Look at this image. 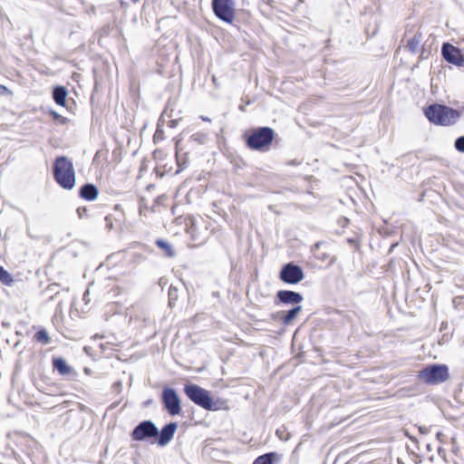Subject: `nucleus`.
<instances>
[{
	"instance_id": "nucleus-7",
	"label": "nucleus",
	"mask_w": 464,
	"mask_h": 464,
	"mask_svg": "<svg viewBox=\"0 0 464 464\" xmlns=\"http://www.w3.org/2000/svg\"><path fill=\"white\" fill-rule=\"evenodd\" d=\"M211 6L215 15L221 21L228 24H231L234 21V0H212Z\"/></svg>"
},
{
	"instance_id": "nucleus-6",
	"label": "nucleus",
	"mask_w": 464,
	"mask_h": 464,
	"mask_svg": "<svg viewBox=\"0 0 464 464\" xmlns=\"http://www.w3.org/2000/svg\"><path fill=\"white\" fill-rule=\"evenodd\" d=\"M160 399L163 408L170 416L180 414L182 411L181 401L174 388L164 386L161 391Z\"/></svg>"
},
{
	"instance_id": "nucleus-18",
	"label": "nucleus",
	"mask_w": 464,
	"mask_h": 464,
	"mask_svg": "<svg viewBox=\"0 0 464 464\" xmlns=\"http://www.w3.org/2000/svg\"><path fill=\"white\" fill-rule=\"evenodd\" d=\"M67 94V89L64 86L58 85L53 90V99L60 106L65 105Z\"/></svg>"
},
{
	"instance_id": "nucleus-32",
	"label": "nucleus",
	"mask_w": 464,
	"mask_h": 464,
	"mask_svg": "<svg viewBox=\"0 0 464 464\" xmlns=\"http://www.w3.org/2000/svg\"><path fill=\"white\" fill-rule=\"evenodd\" d=\"M76 212L80 218H83L84 217L87 216L88 208L86 207H79Z\"/></svg>"
},
{
	"instance_id": "nucleus-36",
	"label": "nucleus",
	"mask_w": 464,
	"mask_h": 464,
	"mask_svg": "<svg viewBox=\"0 0 464 464\" xmlns=\"http://www.w3.org/2000/svg\"><path fill=\"white\" fill-rule=\"evenodd\" d=\"M112 388L118 392L120 393L121 392V389H122V383L121 381H117L113 383L112 385Z\"/></svg>"
},
{
	"instance_id": "nucleus-21",
	"label": "nucleus",
	"mask_w": 464,
	"mask_h": 464,
	"mask_svg": "<svg viewBox=\"0 0 464 464\" xmlns=\"http://www.w3.org/2000/svg\"><path fill=\"white\" fill-rule=\"evenodd\" d=\"M422 33L417 31L413 37L407 43V48L411 53H416L419 51L420 44L422 41Z\"/></svg>"
},
{
	"instance_id": "nucleus-46",
	"label": "nucleus",
	"mask_w": 464,
	"mask_h": 464,
	"mask_svg": "<svg viewBox=\"0 0 464 464\" xmlns=\"http://www.w3.org/2000/svg\"><path fill=\"white\" fill-rule=\"evenodd\" d=\"M169 123H170V127L176 126V121H170Z\"/></svg>"
},
{
	"instance_id": "nucleus-43",
	"label": "nucleus",
	"mask_w": 464,
	"mask_h": 464,
	"mask_svg": "<svg viewBox=\"0 0 464 464\" xmlns=\"http://www.w3.org/2000/svg\"><path fill=\"white\" fill-rule=\"evenodd\" d=\"M159 200H160V197H158V198L155 199V203H154V204L158 203V202H159ZM154 208H155V205H153V206L151 207V211H155Z\"/></svg>"
},
{
	"instance_id": "nucleus-44",
	"label": "nucleus",
	"mask_w": 464,
	"mask_h": 464,
	"mask_svg": "<svg viewBox=\"0 0 464 464\" xmlns=\"http://www.w3.org/2000/svg\"><path fill=\"white\" fill-rule=\"evenodd\" d=\"M201 119L204 121H210V119L208 117L201 116Z\"/></svg>"
},
{
	"instance_id": "nucleus-5",
	"label": "nucleus",
	"mask_w": 464,
	"mask_h": 464,
	"mask_svg": "<svg viewBox=\"0 0 464 464\" xmlns=\"http://www.w3.org/2000/svg\"><path fill=\"white\" fill-rule=\"evenodd\" d=\"M158 433V427L151 420L140 421L130 431V437L132 441H150L153 444V439Z\"/></svg>"
},
{
	"instance_id": "nucleus-13",
	"label": "nucleus",
	"mask_w": 464,
	"mask_h": 464,
	"mask_svg": "<svg viewBox=\"0 0 464 464\" xmlns=\"http://www.w3.org/2000/svg\"><path fill=\"white\" fill-rule=\"evenodd\" d=\"M53 371H56L62 376L76 375L75 371L70 366L63 357H55L52 359Z\"/></svg>"
},
{
	"instance_id": "nucleus-30",
	"label": "nucleus",
	"mask_w": 464,
	"mask_h": 464,
	"mask_svg": "<svg viewBox=\"0 0 464 464\" xmlns=\"http://www.w3.org/2000/svg\"><path fill=\"white\" fill-rule=\"evenodd\" d=\"M148 209H149V207H148V205L146 203L145 198L143 197H140V205H139V212H140V214L142 215L143 212L145 210L147 211Z\"/></svg>"
},
{
	"instance_id": "nucleus-3",
	"label": "nucleus",
	"mask_w": 464,
	"mask_h": 464,
	"mask_svg": "<svg viewBox=\"0 0 464 464\" xmlns=\"http://www.w3.org/2000/svg\"><path fill=\"white\" fill-rule=\"evenodd\" d=\"M275 131L270 127H257L244 135L247 148L256 151H266L273 142Z\"/></svg>"
},
{
	"instance_id": "nucleus-23",
	"label": "nucleus",
	"mask_w": 464,
	"mask_h": 464,
	"mask_svg": "<svg viewBox=\"0 0 464 464\" xmlns=\"http://www.w3.org/2000/svg\"><path fill=\"white\" fill-rule=\"evenodd\" d=\"M34 339L42 344H49L51 343V338H50L49 334L45 328H40L34 334Z\"/></svg>"
},
{
	"instance_id": "nucleus-50",
	"label": "nucleus",
	"mask_w": 464,
	"mask_h": 464,
	"mask_svg": "<svg viewBox=\"0 0 464 464\" xmlns=\"http://www.w3.org/2000/svg\"><path fill=\"white\" fill-rule=\"evenodd\" d=\"M458 299H459V297H455V298L453 299V303H454V304H455V305H457Z\"/></svg>"
},
{
	"instance_id": "nucleus-14",
	"label": "nucleus",
	"mask_w": 464,
	"mask_h": 464,
	"mask_svg": "<svg viewBox=\"0 0 464 464\" xmlns=\"http://www.w3.org/2000/svg\"><path fill=\"white\" fill-rule=\"evenodd\" d=\"M326 244L325 241H317L311 246V252L313 253L314 258L320 261H326L329 259L328 266H333L336 261V256H330V255L325 251H321L320 248L322 246H324Z\"/></svg>"
},
{
	"instance_id": "nucleus-35",
	"label": "nucleus",
	"mask_w": 464,
	"mask_h": 464,
	"mask_svg": "<svg viewBox=\"0 0 464 464\" xmlns=\"http://www.w3.org/2000/svg\"><path fill=\"white\" fill-rule=\"evenodd\" d=\"M276 436L281 440H287L289 439V436L287 435L286 437L284 435L285 431L284 430H281L280 429L276 430Z\"/></svg>"
},
{
	"instance_id": "nucleus-29",
	"label": "nucleus",
	"mask_w": 464,
	"mask_h": 464,
	"mask_svg": "<svg viewBox=\"0 0 464 464\" xmlns=\"http://www.w3.org/2000/svg\"><path fill=\"white\" fill-rule=\"evenodd\" d=\"M454 146L458 151L464 153V136L457 138Z\"/></svg>"
},
{
	"instance_id": "nucleus-2",
	"label": "nucleus",
	"mask_w": 464,
	"mask_h": 464,
	"mask_svg": "<svg viewBox=\"0 0 464 464\" xmlns=\"http://www.w3.org/2000/svg\"><path fill=\"white\" fill-rule=\"evenodd\" d=\"M426 118L433 124L440 126H452L461 117L460 111L444 104L434 103L424 109Z\"/></svg>"
},
{
	"instance_id": "nucleus-40",
	"label": "nucleus",
	"mask_w": 464,
	"mask_h": 464,
	"mask_svg": "<svg viewBox=\"0 0 464 464\" xmlns=\"http://www.w3.org/2000/svg\"><path fill=\"white\" fill-rule=\"evenodd\" d=\"M419 431L421 434H427L429 432V429L425 426H419Z\"/></svg>"
},
{
	"instance_id": "nucleus-41",
	"label": "nucleus",
	"mask_w": 464,
	"mask_h": 464,
	"mask_svg": "<svg viewBox=\"0 0 464 464\" xmlns=\"http://www.w3.org/2000/svg\"><path fill=\"white\" fill-rule=\"evenodd\" d=\"M162 135H163V130L157 129L155 135H154V139H158L160 137L161 138Z\"/></svg>"
},
{
	"instance_id": "nucleus-10",
	"label": "nucleus",
	"mask_w": 464,
	"mask_h": 464,
	"mask_svg": "<svg viewBox=\"0 0 464 464\" xmlns=\"http://www.w3.org/2000/svg\"><path fill=\"white\" fill-rule=\"evenodd\" d=\"M304 300V296L299 292L293 290H279L276 292L274 304L275 305L285 304V305H301Z\"/></svg>"
},
{
	"instance_id": "nucleus-22",
	"label": "nucleus",
	"mask_w": 464,
	"mask_h": 464,
	"mask_svg": "<svg viewBox=\"0 0 464 464\" xmlns=\"http://www.w3.org/2000/svg\"><path fill=\"white\" fill-rule=\"evenodd\" d=\"M176 161L179 166V169L175 171L174 174H179V172L183 171L188 166V159L187 153L183 154V157L180 155L179 151V141L176 142Z\"/></svg>"
},
{
	"instance_id": "nucleus-1",
	"label": "nucleus",
	"mask_w": 464,
	"mask_h": 464,
	"mask_svg": "<svg viewBox=\"0 0 464 464\" xmlns=\"http://www.w3.org/2000/svg\"><path fill=\"white\" fill-rule=\"evenodd\" d=\"M183 392L189 401L206 411H216L228 408L225 400L214 397L210 391L191 382L184 384Z\"/></svg>"
},
{
	"instance_id": "nucleus-26",
	"label": "nucleus",
	"mask_w": 464,
	"mask_h": 464,
	"mask_svg": "<svg viewBox=\"0 0 464 464\" xmlns=\"http://www.w3.org/2000/svg\"><path fill=\"white\" fill-rule=\"evenodd\" d=\"M49 113L52 115L53 119L62 125H65L68 123L69 120L66 117L60 115L53 110H50Z\"/></svg>"
},
{
	"instance_id": "nucleus-9",
	"label": "nucleus",
	"mask_w": 464,
	"mask_h": 464,
	"mask_svg": "<svg viewBox=\"0 0 464 464\" xmlns=\"http://www.w3.org/2000/svg\"><path fill=\"white\" fill-rule=\"evenodd\" d=\"M179 428V424L176 421H170L166 423L160 430L158 428V433L153 439V444H157L158 447H166L173 440L174 435Z\"/></svg>"
},
{
	"instance_id": "nucleus-51",
	"label": "nucleus",
	"mask_w": 464,
	"mask_h": 464,
	"mask_svg": "<svg viewBox=\"0 0 464 464\" xmlns=\"http://www.w3.org/2000/svg\"><path fill=\"white\" fill-rule=\"evenodd\" d=\"M427 450H428L429 451H430V450H431V447H430V444H428V445H427Z\"/></svg>"
},
{
	"instance_id": "nucleus-15",
	"label": "nucleus",
	"mask_w": 464,
	"mask_h": 464,
	"mask_svg": "<svg viewBox=\"0 0 464 464\" xmlns=\"http://www.w3.org/2000/svg\"><path fill=\"white\" fill-rule=\"evenodd\" d=\"M99 189L92 183H85L79 188V197L87 201H93L98 198Z\"/></svg>"
},
{
	"instance_id": "nucleus-38",
	"label": "nucleus",
	"mask_w": 464,
	"mask_h": 464,
	"mask_svg": "<svg viewBox=\"0 0 464 464\" xmlns=\"http://www.w3.org/2000/svg\"><path fill=\"white\" fill-rule=\"evenodd\" d=\"M195 226L194 223H192L191 227L188 228V232L191 234V238L196 241L198 240V237L194 234Z\"/></svg>"
},
{
	"instance_id": "nucleus-25",
	"label": "nucleus",
	"mask_w": 464,
	"mask_h": 464,
	"mask_svg": "<svg viewBox=\"0 0 464 464\" xmlns=\"http://www.w3.org/2000/svg\"><path fill=\"white\" fill-rule=\"evenodd\" d=\"M0 282L5 285H11L14 282L11 274L3 266H0Z\"/></svg>"
},
{
	"instance_id": "nucleus-49",
	"label": "nucleus",
	"mask_w": 464,
	"mask_h": 464,
	"mask_svg": "<svg viewBox=\"0 0 464 464\" xmlns=\"http://www.w3.org/2000/svg\"><path fill=\"white\" fill-rule=\"evenodd\" d=\"M84 372L85 373L90 374L91 370L89 368H84Z\"/></svg>"
},
{
	"instance_id": "nucleus-34",
	"label": "nucleus",
	"mask_w": 464,
	"mask_h": 464,
	"mask_svg": "<svg viewBox=\"0 0 464 464\" xmlns=\"http://www.w3.org/2000/svg\"><path fill=\"white\" fill-rule=\"evenodd\" d=\"M105 222H106V225H105L106 228H107L108 230L112 229V227H113V223H112V218H111V216H106V217H105Z\"/></svg>"
},
{
	"instance_id": "nucleus-24",
	"label": "nucleus",
	"mask_w": 464,
	"mask_h": 464,
	"mask_svg": "<svg viewBox=\"0 0 464 464\" xmlns=\"http://www.w3.org/2000/svg\"><path fill=\"white\" fill-rule=\"evenodd\" d=\"M59 284H51L44 291V295H46L48 300H53L60 293Z\"/></svg>"
},
{
	"instance_id": "nucleus-31",
	"label": "nucleus",
	"mask_w": 464,
	"mask_h": 464,
	"mask_svg": "<svg viewBox=\"0 0 464 464\" xmlns=\"http://www.w3.org/2000/svg\"><path fill=\"white\" fill-rule=\"evenodd\" d=\"M271 319L274 321H279L283 324V311L271 314Z\"/></svg>"
},
{
	"instance_id": "nucleus-8",
	"label": "nucleus",
	"mask_w": 464,
	"mask_h": 464,
	"mask_svg": "<svg viewBox=\"0 0 464 464\" xmlns=\"http://www.w3.org/2000/svg\"><path fill=\"white\" fill-rule=\"evenodd\" d=\"M304 278V273L303 268L294 262L283 265L279 272V279L285 284L296 285Z\"/></svg>"
},
{
	"instance_id": "nucleus-12",
	"label": "nucleus",
	"mask_w": 464,
	"mask_h": 464,
	"mask_svg": "<svg viewBox=\"0 0 464 464\" xmlns=\"http://www.w3.org/2000/svg\"><path fill=\"white\" fill-rule=\"evenodd\" d=\"M53 174H75L72 162L64 156L57 157L53 163Z\"/></svg>"
},
{
	"instance_id": "nucleus-45",
	"label": "nucleus",
	"mask_w": 464,
	"mask_h": 464,
	"mask_svg": "<svg viewBox=\"0 0 464 464\" xmlns=\"http://www.w3.org/2000/svg\"><path fill=\"white\" fill-rule=\"evenodd\" d=\"M118 404H119V402H113V403L110 406V408H111V409H113V408L117 407V406H118Z\"/></svg>"
},
{
	"instance_id": "nucleus-19",
	"label": "nucleus",
	"mask_w": 464,
	"mask_h": 464,
	"mask_svg": "<svg viewBox=\"0 0 464 464\" xmlns=\"http://www.w3.org/2000/svg\"><path fill=\"white\" fill-rule=\"evenodd\" d=\"M76 176H53L57 184L64 189H72L75 186Z\"/></svg>"
},
{
	"instance_id": "nucleus-42",
	"label": "nucleus",
	"mask_w": 464,
	"mask_h": 464,
	"mask_svg": "<svg viewBox=\"0 0 464 464\" xmlns=\"http://www.w3.org/2000/svg\"><path fill=\"white\" fill-rule=\"evenodd\" d=\"M178 219H179V220H190V221H193V218H182V217H181V218H176V220H178Z\"/></svg>"
},
{
	"instance_id": "nucleus-37",
	"label": "nucleus",
	"mask_w": 464,
	"mask_h": 464,
	"mask_svg": "<svg viewBox=\"0 0 464 464\" xmlns=\"http://www.w3.org/2000/svg\"><path fill=\"white\" fill-rule=\"evenodd\" d=\"M9 93H11L10 90L5 86V85H1L0 84V95H8Z\"/></svg>"
},
{
	"instance_id": "nucleus-48",
	"label": "nucleus",
	"mask_w": 464,
	"mask_h": 464,
	"mask_svg": "<svg viewBox=\"0 0 464 464\" xmlns=\"http://www.w3.org/2000/svg\"><path fill=\"white\" fill-rule=\"evenodd\" d=\"M152 188H154L153 184H150V185L147 186V189L148 190L151 189Z\"/></svg>"
},
{
	"instance_id": "nucleus-20",
	"label": "nucleus",
	"mask_w": 464,
	"mask_h": 464,
	"mask_svg": "<svg viewBox=\"0 0 464 464\" xmlns=\"http://www.w3.org/2000/svg\"><path fill=\"white\" fill-rule=\"evenodd\" d=\"M155 245L164 252L165 256H167L169 258H172L176 256V252H175L172 245L170 243H169L167 240L158 238L155 241Z\"/></svg>"
},
{
	"instance_id": "nucleus-11",
	"label": "nucleus",
	"mask_w": 464,
	"mask_h": 464,
	"mask_svg": "<svg viewBox=\"0 0 464 464\" xmlns=\"http://www.w3.org/2000/svg\"><path fill=\"white\" fill-rule=\"evenodd\" d=\"M441 54L449 63L459 67L464 65V55L458 47L451 44L444 43L442 44Z\"/></svg>"
},
{
	"instance_id": "nucleus-28",
	"label": "nucleus",
	"mask_w": 464,
	"mask_h": 464,
	"mask_svg": "<svg viewBox=\"0 0 464 464\" xmlns=\"http://www.w3.org/2000/svg\"><path fill=\"white\" fill-rule=\"evenodd\" d=\"M178 298V289L174 287L173 285H170L169 289V304L172 305L173 302L176 301Z\"/></svg>"
},
{
	"instance_id": "nucleus-47",
	"label": "nucleus",
	"mask_w": 464,
	"mask_h": 464,
	"mask_svg": "<svg viewBox=\"0 0 464 464\" xmlns=\"http://www.w3.org/2000/svg\"><path fill=\"white\" fill-rule=\"evenodd\" d=\"M151 401H152V400H148V401H146L144 402V405H145V406H148V405H150V404L151 403Z\"/></svg>"
},
{
	"instance_id": "nucleus-27",
	"label": "nucleus",
	"mask_w": 464,
	"mask_h": 464,
	"mask_svg": "<svg viewBox=\"0 0 464 464\" xmlns=\"http://www.w3.org/2000/svg\"><path fill=\"white\" fill-rule=\"evenodd\" d=\"M191 140L199 144H204L208 140V135L205 133H195L190 137Z\"/></svg>"
},
{
	"instance_id": "nucleus-16",
	"label": "nucleus",
	"mask_w": 464,
	"mask_h": 464,
	"mask_svg": "<svg viewBox=\"0 0 464 464\" xmlns=\"http://www.w3.org/2000/svg\"><path fill=\"white\" fill-rule=\"evenodd\" d=\"M281 459V455L276 451L266 452L258 456L252 464H274Z\"/></svg>"
},
{
	"instance_id": "nucleus-4",
	"label": "nucleus",
	"mask_w": 464,
	"mask_h": 464,
	"mask_svg": "<svg viewBox=\"0 0 464 464\" xmlns=\"http://www.w3.org/2000/svg\"><path fill=\"white\" fill-rule=\"evenodd\" d=\"M418 378L428 385H437L450 378V369L443 363L428 364L419 371Z\"/></svg>"
},
{
	"instance_id": "nucleus-39",
	"label": "nucleus",
	"mask_w": 464,
	"mask_h": 464,
	"mask_svg": "<svg viewBox=\"0 0 464 464\" xmlns=\"http://www.w3.org/2000/svg\"><path fill=\"white\" fill-rule=\"evenodd\" d=\"M404 435H405L407 438H409V439H410L411 441H413V442H417V441H418V440H417V439H416V437H414V436L411 435V434H410V432H409L407 430H404Z\"/></svg>"
},
{
	"instance_id": "nucleus-33",
	"label": "nucleus",
	"mask_w": 464,
	"mask_h": 464,
	"mask_svg": "<svg viewBox=\"0 0 464 464\" xmlns=\"http://www.w3.org/2000/svg\"><path fill=\"white\" fill-rule=\"evenodd\" d=\"M347 243L353 246L355 249H358L360 246L359 240L356 237H349L346 239Z\"/></svg>"
},
{
	"instance_id": "nucleus-17",
	"label": "nucleus",
	"mask_w": 464,
	"mask_h": 464,
	"mask_svg": "<svg viewBox=\"0 0 464 464\" xmlns=\"http://www.w3.org/2000/svg\"><path fill=\"white\" fill-rule=\"evenodd\" d=\"M302 305L292 306L291 309L287 311H283V324L289 325L293 323L294 320L297 318L299 314L302 312Z\"/></svg>"
}]
</instances>
